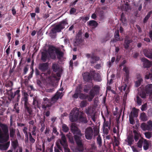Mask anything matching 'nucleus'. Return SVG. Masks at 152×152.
I'll return each instance as SVG.
<instances>
[{"label":"nucleus","mask_w":152,"mask_h":152,"mask_svg":"<svg viewBox=\"0 0 152 152\" xmlns=\"http://www.w3.org/2000/svg\"><path fill=\"white\" fill-rule=\"evenodd\" d=\"M11 145L13 149L15 150L19 145L18 140L17 139H15L14 140L12 141Z\"/></svg>","instance_id":"31"},{"label":"nucleus","mask_w":152,"mask_h":152,"mask_svg":"<svg viewBox=\"0 0 152 152\" xmlns=\"http://www.w3.org/2000/svg\"><path fill=\"white\" fill-rule=\"evenodd\" d=\"M103 131L104 134L107 135L109 133V129L107 128V127H102Z\"/></svg>","instance_id":"51"},{"label":"nucleus","mask_w":152,"mask_h":152,"mask_svg":"<svg viewBox=\"0 0 152 152\" xmlns=\"http://www.w3.org/2000/svg\"><path fill=\"white\" fill-rule=\"evenodd\" d=\"M132 40L131 39H126L124 40V48L127 49L129 47L130 44L132 42Z\"/></svg>","instance_id":"32"},{"label":"nucleus","mask_w":152,"mask_h":152,"mask_svg":"<svg viewBox=\"0 0 152 152\" xmlns=\"http://www.w3.org/2000/svg\"><path fill=\"white\" fill-rule=\"evenodd\" d=\"M64 95V92H60L57 91L55 95L50 100L47 98H43V101L41 105V107L43 109L45 110L48 107H50L53 103H55L59 99H61Z\"/></svg>","instance_id":"2"},{"label":"nucleus","mask_w":152,"mask_h":152,"mask_svg":"<svg viewBox=\"0 0 152 152\" xmlns=\"http://www.w3.org/2000/svg\"><path fill=\"white\" fill-rule=\"evenodd\" d=\"M86 56L88 58H90V63L91 66H93L97 61L99 60V57L95 55L94 54L91 55V54L87 53L86 54Z\"/></svg>","instance_id":"7"},{"label":"nucleus","mask_w":152,"mask_h":152,"mask_svg":"<svg viewBox=\"0 0 152 152\" xmlns=\"http://www.w3.org/2000/svg\"><path fill=\"white\" fill-rule=\"evenodd\" d=\"M111 119L110 118L109 121H107L105 122H104L103 126V127H108L109 130L111 129Z\"/></svg>","instance_id":"33"},{"label":"nucleus","mask_w":152,"mask_h":152,"mask_svg":"<svg viewBox=\"0 0 152 152\" xmlns=\"http://www.w3.org/2000/svg\"><path fill=\"white\" fill-rule=\"evenodd\" d=\"M20 91L19 89H18L14 93V94H13V93L11 95V97L12 98H14V97L15 96H17V102H18L20 99Z\"/></svg>","instance_id":"23"},{"label":"nucleus","mask_w":152,"mask_h":152,"mask_svg":"<svg viewBox=\"0 0 152 152\" xmlns=\"http://www.w3.org/2000/svg\"><path fill=\"white\" fill-rule=\"evenodd\" d=\"M140 127L143 131H151L152 130V121L149 120L147 123H142L141 124Z\"/></svg>","instance_id":"6"},{"label":"nucleus","mask_w":152,"mask_h":152,"mask_svg":"<svg viewBox=\"0 0 152 152\" xmlns=\"http://www.w3.org/2000/svg\"><path fill=\"white\" fill-rule=\"evenodd\" d=\"M144 141L143 139H141L139 140L137 143V145L139 148H141L142 147V145L144 143Z\"/></svg>","instance_id":"41"},{"label":"nucleus","mask_w":152,"mask_h":152,"mask_svg":"<svg viewBox=\"0 0 152 152\" xmlns=\"http://www.w3.org/2000/svg\"><path fill=\"white\" fill-rule=\"evenodd\" d=\"M137 78L138 80L136 81L135 83V86L136 87H138L140 86L141 82H142L143 80L140 74L137 75Z\"/></svg>","instance_id":"30"},{"label":"nucleus","mask_w":152,"mask_h":152,"mask_svg":"<svg viewBox=\"0 0 152 152\" xmlns=\"http://www.w3.org/2000/svg\"><path fill=\"white\" fill-rule=\"evenodd\" d=\"M24 111L25 113H28L29 115H30L33 113V107L30 104L24 105Z\"/></svg>","instance_id":"12"},{"label":"nucleus","mask_w":152,"mask_h":152,"mask_svg":"<svg viewBox=\"0 0 152 152\" xmlns=\"http://www.w3.org/2000/svg\"><path fill=\"white\" fill-rule=\"evenodd\" d=\"M114 37L116 41H120L119 31L118 30L115 31Z\"/></svg>","instance_id":"40"},{"label":"nucleus","mask_w":152,"mask_h":152,"mask_svg":"<svg viewBox=\"0 0 152 152\" xmlns=\"http://www.w3.org/2000/svg\"><path fill=\"white\" fill-rule=\"evenodd\" d=\"M29 95L27 93L25 92L22 94V97L21 99V103L24 104V106L30 104L29 103Z\"/></svg>","instance_id":"11"},{"label":"nucleus","mask_w":152,"mask_h":152,"mask_svg":"<svg viewBox=\"0 0 152 152\" xmlns=\"http://www.w3.org/2000/svg\"><path fill=\"white\" fill-rule=\"evenodd\" d=\"M48 68V62L40 63L39 64V69L42 72H45Z\"/></svg>","instance_id":"14"},{"label":"nucleus","mask_w":152,"mask_h":152,"mask_svg":"<svg viewBox=\"0 0 152 152\" xmlns=\"http://www.w3.org/2000/svg\"><path fill=\"white\" fill-rule=\"evenodd\" d=\"M134 117H133V116L132 115H129V121L130 123L132 125H133L135 123V122L134 120Z\"/></svg>","instance_id":"50"},{"label":"nucleus","mask_w":152,"mask_h":152,"mask_svg":"<svg viewBox=\"0 0 152 152\" xmlns=\"http://www.w3.org/2000/svg\"><path fill=\"white\" fill-rule=\"evenodd\" d=\"M41 60L43 62H45L47 60H50L48 53L46 51H43L41 53Z\"/></svg>","instance_id":"15"},{"label":"nucleus","mask_w":152,"mask_h":152,"mask_svg":"<svg viewBox=\"0 0 152 152\" xmlns=\"http://www.w3.org/2000/svg\"><path fill=\"white\" fill-rule=\"evenodd\" d=\"M10 145V142H7L4 144H0V150L2 151L7 150L9 147Z\"/></svg>","instance_id":"22"},{"label":"nucleus","mask_w":152,"mask_h":152,"mask_svg":"<svg viewBox=\"0 0 152 152\" xmlns=\"http://www.w3.org/2000/svg\"><path fill=\"white\" fill-rule=\"evenodd\" d=\"M82 75L84 81L86 82H89L92 81L94 76L93 75L88 72H84Z\"/></svg>","instance_id":"10"},{"label":"nucleus","mask_w":152,"mask_h":152,"mask_svg":"<svg viewBox=\"0 0 152 152\" xmlns=\"http://www.w3.org/2000/svg\"><path fill=\"white\" fill-rule=\"evenodd\" d=\"M37 129V127L36 126H34L32 128V130L31 131V133L33 136L35 137L36 135V131Z\"/></svg>","instance_id":"53"},{"label":"nucleus","mask_w":152,"mask_h":152,"mask_svg":"<svg viewBox=\"0 0 152 152\" xmlns=\"http://www.w3.org/2000/svg\"><path fill=\"white\" fill-rule=\"evenodd\" d=\"M73 61L71 60L69 61V68L71 70H72L73 69Z\"/></svg>","instance_id":"60"},{"label":"nucleus","mask_w":152,"mask_h":152,"mask_svg":"<svg viewBox=\"0 0 152 152\" xmlns=\"http://www.w3.org/2000/svg\"><path fill=\"white\" fill-rule=\"evenodd\" d=\"M88 26H92L95 28L98 25V24L96 21L94 20H91L87 22Z\"/></svg>","instance_id":"24"},{"label":"nucleus","mask_w":152,"mask_h":152,"mask_svg":"<svg viewBox=\"0 0 152 152\" xmlns=\"http://www.w3.org/2000/svg\"><path fill=\"white\" fill-rule=\"evenodd\" d=\"M141 60L143 62V66L145 68H149L151 65V62L145 58H142Z\"/></svg>","instance_id":"16"},{"label":"nucleus","mask_w":152,"mask_h":152,"mask_svg":"<svg viewBox=\"0 0 152 152\" xmlns=\"http://www.w3.org/2000/svg\"><path fill=\"white\" fill-rule=\"evenodd\" d=\"M147 105V103H145L144 104L142 105L141 107V110L142 111L145 110H146V107Z\"/></svg>","instance_id":"58"},{"label":"nucleus","mask_w":152,"mask_h":152,"mask_svg":"<svg viewBox=\"0 0 152 152\" xmlns=\"http://www.w3.org/2000/svg\"><path fill=\"white\" fill-rule=\"evenodd\" d=\"M140 119L143 122H145L148 120V117L145 113L143 112L141 113Z\"/></svg>","instance_id":"29"},{"label":"nucleus","mask_w":152,"mask_h":152,"mask_svg":"<svg viewBox=\"0 0 152 152\" xmlns=\"http://www.w3.org/2000/svg\"><path fill=\"white\" fill-rule=\"evenodd\" d=\"M94 133V137L96 136L99 134V130L97 126L94 127L93 128Z\"/></svg>","instance_id":"46"},{"label":"nucleus","mask_w":152,"mask_h":152,"mask_svg":"<svg viewBox=\"0 0 152 152\" xmlns=\"http://www.w3.org/2000/svg\"><path fill=\"white\" fill-rule=\"evenodd\" d=\"M123 70L125 72V76L127 80L129 79V70L128 67L125 66L123 68Z\"/></svg>","instance_id":"37"},{"label":"nucleus","mask_w":152,"mask_h":152,"mask_svg":"<svg viewBox=\"0 0 152 152\" xmlns=\"http://www.w3.org/2000/svg\"><path fill=\"white\" fill-rule=\"evenodd\" d=\"M136 102L138 105H141L142 102V99L138 96H136Z\"/></svg>","instance_id":"48"},{"label":"nucleus","mask_w":152,"mask_h":152,"mask_svg":"<svg viewBox=\"0 0 152 152\" xmlns=\"http://www.w3.org/2000/svg\"><path fill=\"white\" fill-rule=\"evenodd\" d=\"M62 130L64 132H67L69 130V128L65 124H63L62 126Z\"/></svg>","instance_id":"47"},{"label":"nucleus","mask_w":152,"mask_h":152,"mask_svg":"<svg viewBox=\"0 0 152 152\" xmlns=\"http://www.w3.org/2000/svg\"><path fill=\"white\" fill-rule=\"evenodd\" d=\"M53 133L58 135L59 134L58 132L57 131V129L56 127H54L53 128Z\"/></svg>","instance_id":"63"},{"label":"nucleus","mask_w":152,"mask_h":152,"mask_svg":"<svg viewBox=\"0 0 152 152\" xmlns=\"http://www.w3.org/2000/svg\"><path fill=\"white\" fill-rule=\"evenodd\" d=\"M81 137L77 135L74 136L75 141L77 145V149L80 152H82L84 150L83 144Z\"/></svg>","instance_id":"5"},{"label":"nucleus","mask_w":152,"mask_h":152,"mask_svg":"<svg viewBox=\"0 0 152 152\" xmlns=\"http://www.w3.org/2000/svg\"><path fill=\"white\" fill-rule=\"evenodd\" d=\"M143 52L146 57L149 58H152V50L144 49L143 50Z\"/></svg>","instance_id":"17"},{"label":"nucleus","mask_w":152,"mask_h":152,"mask_svg":"<svg viewBox=\"0 0 152 152\" xmlns=\"http://www.w3.org/2000/svg\"><path fill=\"white\" fill-rule=\"evenodd\" d=\"M79 96V94L75 92V94L72 95V97L74 99H77Z\"/></svg>","instance_id":"64"},{"label":"nucleus","mask_w":152,"mask_h":152,"mask_svg":"<svg viewBox=\"0 0 152 152\" xmlns=\"http://www.w3.org/2000/svg\"><path fill=\"white\" fill-rule=\"evenodd\" d=\"M23 133H24L26 137H28L27 128L26 127H24L23 129Z\"/></svg>","instance_id":"56"},{"label":"nucleus","mask_w":152,"mask_h":152,"mask_svg":"<svg viewBox=\"0 0 152 152\" xmlns=\"http://www.w3.org/2000/svg\"><path fill=\"white\" fill-rule=\"evenodd\" d=\"M71 129L74 134H76L79 136H82L84 135V134L82 133L81 131L74 124H72Z\"/></svg>","instance_id":"9"},{"label":"nucleus","mask_w":152,"mask_h":152,"mask_svg":"<svg viewBox=\"0 0 152 152\" xmlns=\"http://www.w3.org/2000/svg\"><path fill=\"white\" fill-rule=\"evenodd\" d=\"M89 15L84 17H81L80 18V20H81L82 21H83L85 22H86V21L89 20Z\"/></svg>","instance_id":"49"},{"label":"nucleus","mask_w":152,"mask_h":152,"mask_svg":"<svg viewBox=\"0 0 152 152\" xmlns=\"http://www.w3.org/2000/svg\"><path fill=\"white\" fill-rule=\"evenodd\" d=\"M18 103H16L14 105V111H15L16 113H19L20 110L19 109V107L18 106Z\"/></svg>","instance_id":"43"},{"label":"nucleus","mask_w":152,"mask_h":152,"mask_svg":"<svg viewBox=\"0 0 152 152\" xmlns=\"http://www.w3.org/2000/svg\"><path fill=\"white\" fill-rule=\"evenodd\" d=\"M134 135V138L135 142H137L139 139V137L140 136V134L138 132L135 130L133 131Z\"/></svg>","instance_id":"27"},{"label":"nucleus","mask_w":152,"mask_h":152,"mask_svg":"<svg viewBox=\"0 0 152 152\" xmlns=\"http://www.w3.org/2000/svg\"><path fill=\"white\" fill-rule=\"evenodd\" d=\"M99 88L97 86H95L90 91L89 95H86V98H88L89 101H91L95 96V95L99 94Z\"/></svg>","instance_id":"4"},{"label":"nucleus","mask_w":152,"mask_h":152,"mask_svg":"<svg viewBox=\"0 0 152 152\" xmlns=\"http://www.w3.org/2000/svg\"><path fill=\"white\" fill-rule=\"evenodd\" d=\"M52 68L53 71L55 72L62 71L61 69L60 68L59 65L58 64L56 63H53Z\"/></svg>","instance_id":"19"},{"label":"nucleus","mask_w":152,"mask_h":152,"mask_svg":"<svg viewBox=\"0 0 152 152\" xmlns=\"http://www.w3.org/2000/svg\"><path fill=\"white\" fill-rule=\"evenodd\" d=\"M94 77L93 78L94 80H96L98 82H100L101 81L102 79L100 75L98 73H97L95 74V75H94Z\"/></svg>","instance_id":"39"},{"label":"nucleus","mask_w":152,"mask_h":152,"mask_svg":"<svg viewBox=\"0 0 152 152\" xmlns=\"http://www.w3.org/2000/svg\"><path fill=\"white\" fill-rule=\"evenodd\" d=\"M145 135L147 139H150L152 136V133L150 132H147L145 133Z\"/></svg>","instance_id":"52"},{"label":"nucleus","mask_w":152,"mask_h":152,"mask_svg":"<svg viewBox=\"0 0 152 152\" xmlns=\"http://www.w3.org/2000/svg\"><path fill=\"white\" fill-rule=\"evenodd\" d=\"M79 98L80 99H86V95H85L84 94L81 93L79 94Z\"/></svg>","instance_id":"61"},{"label":"nucleus","mask_w":152,"mask_h":152,"mask_svg":"<svg viewBox=\"0 0 152 152\" xmlns=\"http://www.w3.org/2000/svg\"><path fill=\"white\" fill-rule=\"evenodd\" d=\"M144 145H143V148L146 151L147 150L148 148L149 147V144L148 143L147 140L145 139L144 140Z\"/></svg>","instance_id":"44"},{"label":"nucleus","mask_w":152,"mask_h":152,"mask_svg":"<svg viewBox=\"0 0 152 152\" xmlns=\"http://www.w3.org/2000/svg\"><path fill=\"white\" fill-rule=\"evenodd\" d=\"M62 146L64 148L65 152H69L70 151V149L68 148L67 144L64 145Z\"/></svg>","instance_id":"55"},{"label":"nucleus","mask_w":152,"mask_h":152,"mask_svg":"<svg viewBox=\"0 0 152 152\" xmlns=\"http://www.w3.org/2000/svg\"><path fill=\"white\" fill-rule=\"evenodd\" d=\"M85 113L88 115H92L95 113H94V111L93 108L91 107L88 108L87 109H86L85 110Z\"/></svg>","instance_id":"28"},{"label":"nucleus","mask_w":152,"mask_h":152,"mask_svg":"<svg viewBox=\"0 0 152 152\" xmlns=\"http://www.w3.org/2000/svg\"><path fill=\"white\" fill-rule=\"evenodd\" d=\"M86 102L85 101H83L80 103V106L82 107H86Z\"/></svg>","instance_id":"62"},{"label":"nucleus","mask_w":152,"mask_h":152,"mask_svg":"<svg viewBox=\"0 0 152 152\" xmlns=\"http://www.w3.org/2000/svg\"><path fill=\"white\" fill-rule=\"evenodd\" d=\"M120 20H121L122 21L125 22L126 20V19L125 18V16L123 12H122L121 15Z\"/></svg>","instance_id":"59"},{"label":"nucleus","mask_w":152,"mask_h":152,"mask_svg":"<svg viewBox=\"0 0 152 152\" xmlns=\"http://www.w3.org/2000/svg\"><path fill=\"white\" fill-rule=\"evenodd\" d=\"M119 89L121 92H122L123 91H125L124 96H126L129 91V88H127V85L126 83L122 84L121 86L119 87Z\"/></svg>","instance_id":"13"},{"label":"nucleus","mask_w":152,"mask_h":152,"mask_svg":"<svg viewBox=\"0 0 152 152\" xmlns=\"http://www.w3.org/2000/svg\"><path fill=\"white\" fill-rule=\"evenodd\" d=\"M58 48H56L53 46H50L49 47L48 50V54H51L55 53V52L56 53V50H58Z\"/></svg>","instance_id":"26"},{"label":"nucleus","mask_w":152,"mask_h":152,"mask_svg":"<svg viewBox=\"0 0 152 152\" xmlns=\"http://www.w3.org/2000/svg\"><path fill=\"white\" fill-rule=\"evenodd\" d=\"M145 91L149 95H152V84L147 85L145 87Z\"/></svg>","instance_id":"18"},{"label":"nucleus","mask_w":152,"mask_h":152,"mask_svg":"<svg viewBox=\"0 0 152 152\" xmlns=\"http://www.w3.org/2000/svg\"><path fill=\"white\" fill-rule=\"evenodd\" d=\"M15 130L12 127L10 129V135L11 137L13 138L15 137Z\"/></svg>","instance_id":"38"},{"label":"nucleus","mask_w":152,"mask_h":152,"mask_svg":"<svg viewBox=\"0 0 152 152\" xmlns=\"http://www.w3.org/2000/svg\"><path fill=\"white\" fill-rule=\"evenodd\" d=\"M86 138L88 140H91L94 135L93 130L91 127H87L86 129L85 132Z\"/></svg>","instance_id":"8"},{"label":"nucleus","mask_w":152,"mask_h":152,"mask_svg":"<svg viewBox=\"0 0 152 152\" xmlns=\"http://www.w3.org/2000/svg\"><path fill=\"white\" fill-rule=\"evenodd\" d=\"M45 121V116H43V119H41L40 120L39 124H40L41 127L40 129V130L41 132H42L45 129V125L44 122Z\"/></svg>","instance_id":"21"},{"label":"nucleus","mask_w":152,"mask_h":152,"mask_svg":"<svg viewBox=\"0 0 152 152\" xmlns=\"http://www.w3.org/2000/svg\"><path fill=\"white\" fill-rule=\"evenodd\" d=\"M68 24L67 20L66 19L62 20L52 29V33L55 34L60 32L62 29L65 28V26Z\"/></svg>","instance_id":"3"},{"label":"nucleus","mask_w":152,"mask_h":152,"mask_svg":"<svg viewBox=\"0 0 152 152\" xmlns=\"http://www.w3.org/2000/svg\"><path fill=\"white\" fill-rule=\"evenodd\" d=\"M60 142L62 146L67 144L66 137L63 134L61 135V139L60 140Z\"/></svg>","instance_id":"25"},{"label":"nucleus","mask_w":152,"mask_h":152,"mask_svg":"<svg viewBox=\"0 0 152 152\" xmlns=\"http://www.w3.org/2000/svg\"><path fill=\"white\" fill-rule=\"evenodd\" d=\"M69 118L72 122L78 121L79 122L83 123L86 124L88 122L86 115L82 112L80 115L79 110H76L75 108H73L70 113Z\"/></svg>","instance_id":"1"},{"label":"nucleus","mask_w":152,"mask_h":152,"mask_svg":"<svg viewBox=\"0 0 152 152\" xmlns=\"http://www.w3.org/2000/svg\"><path fill=\"white\" fill-rule=\"evenodd\" d=\"M76 11V9L74 8H71L70 11V14L71 15L74 14Z\"/></svg>","instance_id":"57"},{"label":"nucleus","mask_w":152,"mask_h":152,"mask_svg":"<svg viewBox=\"0 0 152 152\" xmlns=\"http://www.w3.org/2000/svg\"><path fill=\"white\" fill-rule=\"evenodd\" d=\"M138 110L134 107L133 108L130 115H132L133 117H137L138 116Z\"/></svg>","instance_id":"34"},{"label":"nucleus","mask_w":152,"mask_h":152,"mask_svg":"<svg viewBox=\"0 0 152 152\" xmlns=\"http://www.w3.org/2000/svg\"><path fill=\"white\" fill-rule=\"evenodd\" d=\"M49 56V58H50L51 59L55 60L56 58V55L55 53L51 54H48Z\"/></svg>","instance_id":"54"},{"label":"nucleus","mask_w":152,"mask_h":152,"mask_svg":"<svg viewBox=\"0 0 152 152\" xmlns=\"http://www.w3.org/2000/svg\"><path fill=\"white\" fill-rule=\"evenodd\" d=\"M97 144L99 145V147H101L102 145V140L100 135H99L96 138Z\"/></svg>","instance_id":"42"},{"label":"nucleus","mask_w":152,"mask_h":152,"mask_svg":"<svg viewBox=\"0 0 152 152\" xmlns=\"http://www.w3.org/2000/svg\"><path fill=\"white\" fill-rule=\"evenodd\" d=\"M146 93L145 89L141 91L140 93V96L142 98H145L146 96Z\"/></svg>","instance_id":"45"},{"label":"nucleus","mask_w":152,"mask_h":152,"mask_svg":"<svg viewBox=\"0 0 152 152\" xmlns=\"http://www.w3.org/2000/svg\"><path fill=\"white\" fill-rule=\"evenodd\" d=\"M33 104L34 105V108L36 109V107L38 108L39 109H40L41 107L40 105V104L39 103V102L36 100L35 99H34L33 102Z\"/></svg>","instance_id":"35"},{"label":"nucleus","mask_w":152,"mask_h":152,"mask_svg":"<svg viewBox=\"0 0 152 152\" xmlns=\"http://www.w3.org/2000/svg\"><path fill=\"white\" fill-rule=\"evenodd\" d=\"M56 53L57 55V58L60 61H61V58L64 57V53L58 49V50H56Z\"/></svg>","instance_id":"20"},{"label":"nucleus","mask_w":152,"mask_h":152,"mask_svg":"<svg viewBox=\"0 0 152 152\" xmlns=\"http://www.w3.org/2000/svg\"><path fill=\"white\" fill-rule=\"evenodd\" d=\"M128 142V144L131 145L134 141L133 136V135L128 136L127 137Z\"/></svg>","instance_id":"36"}]
</instances>
